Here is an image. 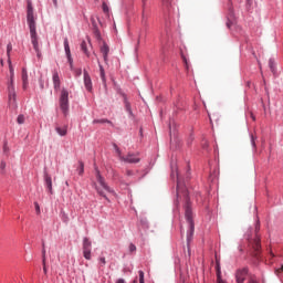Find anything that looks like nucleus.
I'll return each mask as SVG.
<instances>
[{"label": "nucleus", "instance_id": "f257e3e1", "mask_svg": "<svg viewBox=\"0 0 283 283\" xmlns=\"http://www.w3.org/2000/svg\"><path fill=\"white\" fill-rule=\"evenodd\" d=\"M186 200L185 205V218L189 224V231L187 233V240L190 242L191 237L193 235V231L196 226L193 224V212L191 211V206L189 205V193L187 192V188L180 185V180H177V198H182Z\"/></svg>", "mask_w": 283, "mask_h": 283}, {"label": "nucleus", "instance_id": "f03ea898", "mask_svg": "<svg viewBox=\"0 0 283 283\" xmlns=\"http://www.w3.org/2000/svg\"><path fill=\"white\" fill-rule=\"evenodd\" d=\"M27 23L30 29L31 43L36 53L38 59H41V49L39 48V35L36 34V20L34 19V9L32 3H28Z\"/></svg>", "mask_w": 283, "mask_h": 283}, {"label": "nucleus", "instance_id": "7ed1b4c3", "mask_svg": "<svg viewBox=\"0 0 283 283\" xmlns=\"http://www.w3.org/2000/svg\"><path fill=\"white\" fill-rule=\"evenodd\" d=\"M9 63V72H10V81L7 84V92H8V98L9 103L13 105L17 103V87L14 86V67L12 66V60L8 59Z\"/></svg>", "mask_w": 283, "mask_h": 283}, {"label": "nucleus", "instance_id": "20e7f679", "mask_svg": "<svg viewBox=\"0 0 283 283\" xmlns=\"http://www.w3.org/2000/svg\"><path fill=\"white\" fill-rule=\"evenodd\" d=\"M96 186L95 189L98 193V196H102V198H105V200H107V202H109V198H107V195H105V191L107 193H114V189H112L109 186H107V182H105V178H103V176H101V171L98 169H96Z\"/></svg>", "mask_w": 283, "mask_h": 283}, {"label": "nucleus", "instance_id": "39448f33", "mask_svg": "<svg viewBox=\"0 0 283 283\" xmlns=\"http://www.w3.org/2000/svg\"><path fill=\"white\" fill-rule=\"evenodd\" d=\"M70 93L67 90L63 88L61 91V96H60V107L64 114V116H67L70 112V99H69Z\"/></svg>", "mask_w": 283, "mask_h": 283}, {"label": "nucleus", "instance_id": "423d86ee", "mask_svg": "<svg viewBox=\"0 0 283 283\" xmlns=\"http://www.w3.org/2000/svg\"><path fill=\"white\" fill-rule=\"evenodd\" d=\"M83 255L85 260H92V241L87 237L83 239Z\"/></svg>", "mask_w": 283, "mask_h": 283}, {"label": "nucleus", "instance_id": "0eeeda50", "mask_svg": "<svg viewBox=\"0 0 283 283\" xmlns=\"http://www.w3.org/2000/svg\"><path fill=\"white\" fill-rule=\"evenodd\" d=\"M122 163H128L129 165H136L137 163H140V158L136 156L135 154L128 153L124 159H122Z\"/></svg>", "mask_w": 283, "mask_h": 283}, {"label": "nucleus", "instance_id": "6e6552de", "mask_svg": "<svg viewBox=\"0 0 283 283\" xmlns=\"http://www.w3.org/2000/svg\"><path fill=\"white\" fill-rule=\"evenodd\" d=\"M249 273L248 268H243L242 270L237 271V283H244V280H247V275Z\"/></svg>", "mask_w": 283, "mask_h": 283}, {"label": "nucleus", "instance_id": "1a4fd4ad", "mask_svg": "<svg viewBox=\"0 0 283 283\" xmlns=\"http://www.w3.org/2000/svg\"><path fill=\"white\" fill-rule=\"evenodd\" d=\"M251 244L254 251V258H258L260 255V250L262 249V245L260 244V237L256 235V238L252 241Z\"/></svg>", "mask_w": 283, "mask_h": 283}, {"label": "nucleus", "instance_id": "9d476101", "mask_svg": "<svg viewBox=\"0 0 283 283\" xmlns=\"http://www.w3.org/2000/svg\"><path fill=\"white\" fill-rule=\"evenodd\" d=\"M53 87L55 92H59V90H61V77H59V72L57 71H53Z\"/></svg>", "mask_w": 283, "mask_h": 283}, {"label": "nucleus", "instance_id": "9b49d317", "mask_svg": "<svg viewBox=\"0 0 283 283\" xmlns=\"http://www.w3.org/2000/svg\"><path fill=\"white\" fill-rule=\"evenodd\" d=\"M84 85L87 90V92H92V77L90 76V73L84 70Z\"/></svg>", "mask_w": 283, "mask_h": 283}, {"label": "nucleus", "instance_id": "f8f14e48", "mask_svg": "<svg viewBox=\"0 0 283 283\" xmlns=\"http://www.w3.org/2000/svg\"><path fill=\"white\" fill-rule=\"evenodd\" d=\"M44 182L46 185V188L49 189V193H53L52 190V177H50V175H48V172L44 174Z\"/></svg>", "mask_w": 283, "mask_h": 283}, {"label": "nucleus", "instance_id": "ddd939ff", "mask_svg": "<svg viewBox=\"0 0 283 283\" xmlns=\"http://www.w3.org/2000/svg\"><path fill=\"white\" fill-rule=\"evenodd\" d=\"M101 53L103 54L104 61H107V55L109 54V46L107 45V43H103V45L101 46Z\"/></svg>", "mask_w": 283, "mask_h": 283}, {"label": "nucleus", "instance_id": "4468645a", "mask_svg": "<svg viewBox=\"0 0 283 283\" xmlns=\"http://www.w3.org/2000/svg\"><path fill=\"white\" fill-rule=\"evenodd\" d=\"M22 87L28 90V71L25 69H22Z\"/></svg>", "mask_w": 283, "mask_h": 283}, {"label": "nucleus", "instance_id": "2eb2a0df", "mask_svg": "<svg viewBox=\"0 0 283 283\" xmlns=\"http://www.w3.org/2000/svg\"><path fill=\"white\" fill-rule=\"evenodd\" d=\"M105 123H107V125H114V123H112V120L107 119V118H102V119H94L93 120V125H105Z\"/></svg>", "mask_w": 283, "mask_h": 283}, {"label": "nucleus", "instance_id": "dca6fc26", "mask_svg": "<svg viewBox=\"0 0 283 283\" xmlns=\"http://www.w3.org/2000/svg\"><path fill=\"white\" fill-rule=\"evenodd\" d=\"M55 132L59 134V136H67V126H64V127L56 126Z\"/></svg>", "mask_w": 283, "mask_h": 283}, {"label": "nucleus", "instance_id": "f3484780", "mask_svg": "<svg viewBox=\"0 0 283 283\" xmlns=\"http://www.w3.org/2000/svg\"><path fill=\"white\" fill-rule=\"evenodd\" d=\"M99 66V76L102 78V82L104 85L107 84V78L105 77V69H103V65L101 63H98Z\"/></svg>", "mask_w": 283, "mask_h": 283}, {"label": "nucleus", "instance_id": "a211bd4d", "mask_svg": "<svg viewBox=\"0 0 283 283\" xmlns=\"http://www.w3.org/2000/svg\"><path fill=\"white\" fill-rule=\"evenodd\" d=\"M143 3V13H142V23L147 25V18H145V8L147 7V0H142Z\"/></svg>", "mask_w": 283, "mask_h": 283}, {"label": "nucleus", "instance_id": "6ab92c4d", "mask_svg": "<svg viewBox=\"0 0 283 283\" xmlns=\"http://www.w3.org/2000/svg\"><path fill=\"white\" fill-rule=\"evenodd\" d=\"M64 50H65L67 59H70V54H72V53L70 52V42L67 41V39L64 40Z\"/></svg>", "mask_w": 283, "mask_h": 283}, {"label": "nucleus", "instance_id": "aec40b11", "mask_svg": "<svg viewBox=\"0 0 283 283\" xmlns=\"http://www.w3.org/2000/svg\"><path fill=\"white\" fill-rule=\"evenodd\" d=\"M113 147H114L119 160H123L125 156H123V151H120V148H118V145L114 144Z\"/></svg>", "mask_w": 283, "mask_h": 283}, {"label": "nucleus", "instance_id": "412c9836", "mask_svg": "<svg viewBox=\"0 0 283 283\" xmlns=\"http://www.w3.org/2000/svg\"><path fill=\"white\" fill-rule=\"evenodd\" d=\"M124 104H125L126 112H128V114L132 115V105L127 101V96H124Z\"/></svg>", "mask_w": 283, "mask_h": 283}, {"label": "nucleus", "instance_id": "4be33fe9", "mask_svg": "<svg viewBox=\"0 0 283 283\" xmlns=\"http://www.w3.org/2000/svg\"><path fill=\"white\" fill-rule=\"evenodd\" d=\"M78 165H80L77 168L78 176H83V174H85V164H83V161H80Z\"/></svg>", "mask_w": 283, "mask_h": 283}, {"label": "nucleus", "instance_id": "5701e85b", "mask_svg": "<svg viewBox=\"0 0 283 283\" xmlns=\"http://www.w3.org/2000/svg\"><path fill=\"white\" fill-rule=\"evenodd\" d=\"M81 50L84 52V54H86V56H90V52L87 51V42L83 41L81 43Z\"/></svg>", "mask_w": 283, "mask_h": 283}, {"label": "nucleus", "instance_id": "b1692460", "mask_svg": "<svg viewBox=\"0 0 283 283\" xmlns=\"http://www.w3.org/2000/svg\"><path fill=\"white\" fill-rule=\"evenodd\" d=\"M18 125H23L25 123V115H19L17 118Z\"/></svg>", "mask_w": 283, "mask_h": 283}, {"label": "nucleus", "instance_id": "393cba45", "mask_svg": "<svg viewBox=\"0 0 283 283\" xmlns=\"http://www.w3.org/2000/svg\"><path fill=\"white\" fill-rule=\"evenodd\" d=\"M6 167H7L6 161L1 160V163H0V174H6Z\"/></svg>", "mask_w": 283, "mask_h": 283}, {"label": "nucleus", "instance_id": "a878e982", "mask_svg": "<svg viewBox=\"0 0 283 283\" xmlns=\"http://www.w3.org/2000/svg\"><path fill=\"white\" fill-rule=\"evenodd\" d=\"M138 275H139V283H145V272L139 271Z\"/></svg>", "mask_w": 283, "mask_h": 283}, {"label": "nucleus", "instance_id": "bb28decb", "mask_svg": "<svg viewBox=\"0 0 283 283\" xmlns=\"http://www.w3.org/2000/svg\"><path fill=\"white\" fill-rule=\"evenodd\" d=\"M10 52H12V43H9L7 45V56H8V59H10Z\"/></svg>", "mask_w": 283, "mask_h": 283}, {"label": "nucleus", "instance_id": "cd10ccee", "mask_svg": "<svg viewBox=\"0 0 283 283\" xmlns=\"http://www.w3.org/2000/svg\"><path fill=\"white\" fill-rule=\"evenodd\" d=\"M99 264H101V266H105V264H107V261L105 260V256L99 258Z\"/></svg>", "mask_w": 283, "mask_h": 283}, {"label": "nucleus", "instance_id": "c85d7f7f", "mask_svg": "<svg viewBox=\"0 0 283 283\" xmlns=\"http://www.w3.org/2000/svg\"><path fill=\"white\" fill-rule=\"evenodd\" d=\"M102 8L103 12H109V7H107V3L103 2Z\"/></svg>", "mask_w": 283, "mask_h": 283}, {"label": "nucleus", "instance_id": "c756f323", "mask_svg": "<svg viewBox=\"0 0 283 283\" xmlns=\"http://www.w3.org/2000/svg\"><path fill=\"white\" fill-rule=\"evenodd\" d=\"M35 211L36 213H41V207L39 206V202H34Z\"/></svg>", "mask_w": 283, "mask_h": 283}, {"label": "nucleus", "instance_id": "7c9ffc66", "mask_svg": "<svg viewBox=\"0 0 283 283\" xmlns=\"http://www.w3.org/2000/svg\"><path fill=\"white\" fill-rule=\"evenodd\" d=\"M129 251L130 253H134V251H136V245H134V243L129 244Z\"/></svg>", "mask_w": 283, "mask_h": 283}, {"label": "nucleus", "instance_id": "2f4dec72", "mask_svg": "<svg viewBox=\"0 0 283 283\" xmlns=\"http://www.w3.org/2000/svg\"><path fill=\"white\" fill-rule=\"evenodd\" d=\"M42 264H45V249L42 250Z\"/></svg>", "mask_w": 283, "mask_h": 283}, {"label": "nucleus", "instance_id": "473e14b6", "mask_svg": "<svg viewBox=\"0 0 283 283\" xmlns=\"http://www.w3.org/2000/svg\"><path fill=\"white\" fill-rule=\"evenodd\" d=\"M258 231H260V220L255 223V233H258Z\"/></svg>", "mask_w": 283, "mask_h": 283}, {"label": "nucleus", "instance_id": "72a5a7b5", "mask_svg": "<svg viewBox=\"0 0 283 283\" xmlns=\"http://www.w3.org/2000/svg\"><path fill=\"white\" fill-rule=\"evenodd\" d=\"M3 151H4V154H8V151H10V148L8 147V144H4Z\"/></svg>", "mask_w": 283, "mask_h": 283}, {"label": "nucleus", "instance_id": "f704fd0d", "mask_svg": "<svg viewBox=\"0 0 283 283\" xmlns=\"http://www.w3.org/2000/svg\"><path fill=\"white\" fill-rule=\"evenodd\" d=\"M75 74L76 76H81V74H83V71L81 69L75 70Z\"/></svg>", "mask_w": 283, "mask_h": 283}, {"label": "nucleus", "instance_id": "c9c22d12", "mask_svg": "<svg viewBox=\"0 0 283 283\" xmlns=\"http://www.w3.org/2000/svg\"><path fill=\"white\" fill-rule=\"evenodd\" d=\"M43 273H44V275H48V266L45 265V261H44V264H43Z\"/></svg>", "mask_w": 283, "mask_h": 283}, {"label": "nucleus", "instance_id": "e433bc0d", "mask_svg": "<svg viewBox=\"0 0 283 283\" xmlns=\"http://www.w3.org/2000/svg\"><path fill=\"white\" fill-rule=\"evenodd\" d=\"M276 275H280V273H283V265L275 271Z\"/></svg>", "mask_w": 283, "mask_h": 283}, {"label": "nucleus", "instance_id": "4c0bfd02", "mask_svg": "<svg viewBox=\"0 0 283 283\" xmlns=\"http://www.w3.org/2000/svg\"><path fill=\"white\" fill-rule=\"evenodd\" d=\"M232 25H233V22H232L231 20H229V21L227 22V28L231 29Z\"/></svg>", "mask_w": 283, "mask_h": 283}, {"label": "nucleus", "instance_id": "58836bf2", "mask_svg": "<svg viewBox=\"0 0 283 283\" xmlns=\"http://www.w3.org/2000/svg\"><path fill=\"white\" fill-rule=\"evenodd\" d=\"M269 66H270V70L273 72V60H270Z\"/></svg>", "mask_w": 283, "mask_h": 283}, {"label": "nucleus", "instance_id": "ea45409f", "mask_svg": "<svg viewBox=\"0 0 283 283\" xmlns=\"http://www.w3.org/2000/svg\"><path fill=\"white\" fill-rule=\"evenodd\" d=\"M67 59H69V63H70L71 70H72V67H73V65H72V54H70V57H67Z\"/></svg>", "mask_w": 283, "mask_h": 283}, {"label": "nucleus", "instance_id": "a19ab883", "mask_svg": "<svg viewBox=\"0 0 283 283\" xmlns=\"http://www.w3.org/2000/svg\"><path fill=\"white\" fill-rule=\"evenodd\" d=\"M184 62H185V64H186L187 70H189V64H188V62H187V57H184Z\"/></svg>", "mask_w": 283, "mask_h": 283}, {"label": "nucleus", "instance_id": "79ce46f5", "mask_svg": "<svg viewBox=\"0 0 283 283\" xmlns=\"http://www.w3.org/2000/svg\"><path fill=\"white\" fill-rule=\"evenodd\" d=\"M126 175H127V176H134V172H133L132 170H127V171H126Z\"/></svg>", "mask_w": 283, "mask_h": 283}, {"label": "nucleus", "instance_id": "37998d69", "mask_svg": "<svg viewBox=\"0 0 283 283\" xmlns=\"http://www.w3.org/2000/svg\"><path fill=\"white\" fill-rule=\"evenodd\" d=\"M116 283H126V282H125V279H118V280L116 281Z\"/></svg>", "mask_w": 283, "mask_h": 283}, {"label": "nucleus", "instance_id": "c03bdc74", "mask_svg": "<svg viewBox=\"0 0 283 283\" xmlns=\"http://www.w3.org/2000/svg\"><path fill=\"white\" fill-rule=\"evenodd\" d=\"M252 146L255 147V139L252 137L251 139Z\"/></svg>", "mask_w": 283, "mask_h": 283}, {"label": "nucleus", "instance_id": "a18cd8bd", "mask_svg": "<svg viewBox=\"0 0 283 283\" xmlns=\"http://www.w3.org/2000/svg\"><path fill=\"white\" fill-rule=\"evenodd\" d=\"M251 117H252L253 120H255V116H253V114H251Z\"/></svg>", "mask_w": 283, "mask_h": 283}, {"label": "nucleus", "instance_id": "49530a36", "mask_svg": "<svg viewBox=\"0 0 283 283\" xmlns=\"http://www.w3.org/2000/svg\"><path fill=\"white\" fill-rule=\"evenodd\" d=\"M271 256H272V258H275V254H273V252H271Z\"/></svg>", "mask_w": 283, "mask_h": 283}, {"label": "nucleus", "instance_id": "de8ad7c7", "mask_svg": "<svg viewBox=\"0 0 283 283\" xmlns=\"http://www.w3.org/2000/svg\"><path fill=\"white\" fill-rule=\"evenodd\" d=\"M54 6H56V0H53Z\"/></svg>", "mask_w": 283, "mask_h": 283}, {"label": "nucleus", "instance_id": "09e8293b", "mask_svg": "<svg viewBox=\"0 0 283 283\" xmlns=\"http://www.w3.org/2000/svg\"><path fill=\"white\" fill-rule=\"evenodd\" d=\"M0 64L3 65V60H1Z\"/></svg>", "mask_w": 283, "mask_h": 283}, {"label": "nucleus", "instance_id": "8fccbe9b", "mask_svg": "<svg viewBox=\"0 0 283 283\" xmlns=\"http://www.w3.org/2000/svg\"><path fill=\"white\" fill-rule=\"evenodd\" d=\"M134 283H136V281H134Z\"/></svg>", "mask_w": 283, "mask_h": 283}]
</instances>
